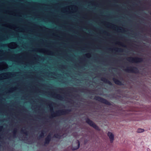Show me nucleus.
Masks as SVG:
<instances>
[{"mask_svg":"<svg viewBox=\"0 0 151 151\" xmlns=\"http://www.w3.org/2000/svg\"><path fill=\"white\" fill-rule=\"evenodd\" d=\"M49 106L50 108V111L51 112V116L52 117L65 114H66V111L65 110H60L54 112L53 111V108L52 105L49 104Z\"/></svg>","mask_w":151,"mask_h":151,"instance_id":"nucleus-1","label":"nucleus"},{"mask_svg":"<svg viewBox=\"0 0 151 151\" xmlns=\"http://www.w3.org/2000/svg\"><path fill=\"white\" fill-rule=\"evenodd\" d=\"M33 51L42 53L50 55H53L54 53L53 52L49 50H47L45 48H35L32 50Z\"/></svg>","mask_w":151,"mask_h":151,"instance_id":"nucleus-2","label":"nucleus"},{"mask_svg":"<svg viewBox=\"0 0 151 151\" xmlns=\"http://www.w3.org/2000/svg\"><path fill=\"white\" fill-rule=\"evenodd\" d=\"M14 73L10 72L0 73V81L12 78L14 76Z\"/></svg>","mask_w":151,"mask_h":151,"instance_id":"nucleus-3","label":"nucleus"},{"mask_svg":"<svg viewBox=\"0 0 151 151\" xmlns=\"http://www.w3.org/2000/svg\"><path fill=\"white\" fill-rule=\"evenodd\" d=\"M127 60L130 62L137 63L142 62L143 60L141 58L130 57L127 58Z\"/></svg>","mask_w":151,"mask_h":151,"instance_id":"nucleus-4","label":"nucleus"},{"mask_svg":"<svg viewBox=\"0 0 151 151\" xmlns=\"http://www.w3.org/2000/svg\"><path fill=\"white\" fill-rule=\"evenodd\" d=\"M52 97L60 100L63 101L65 100L64 97L60 94H57L52 93Z\"/></svg>","mask_w":151,"mask_h":151,"instance_id":"nucleus-5","label":"nucleus"},{"mask_svg":"<svg viewBox=\"0 0 151 151\" xmlns=\"http://www.w3.org/2000/svg\"><path fill=\"white\" fill-rule=\"evenodd\" d=\"M124 70L127 72L136 73L137 72V69L136 68L133 67H128Z\"/></svg>","mask_w":151,"mask_h":151,"instance_id":"nucleus-6","label":"nucleus"},{"mask_svg":"<svg viewBox=\"0 0 151 151\" xmlns=\"http://www.w3.org/2000/svg\"><path fill=\"white\" fill-rule=\"evenodd\" d=\"M86 122L88 123L90 126L93 127L95 129L97 130H99V127L95 124L92 121L89 119H87L86 120Z\"/></svg>","mask_w":151,"mask_h":151,"instance_id":"nucleus-7","label":"nucleus"},{"mask_svg":"<svg viewBox=\"0 0 151 151\" xmlns=\"http://www.w3.org/2000/svg\"><path fill=\"white\" fill-rule=\"evenodd\" d=\"M8 68V65L5 62H0V71H2Z\"/></svg>","mask_w":151,"mask_h":151,"instance_id":"nucleus-8","label":"nucleus"},{"mask_svg":"<svg viewBox=\"0 0 151 151\" xmlns=\"http://www.w3.org/2000/svg\"><path fill=\"white\" fill-rule=\"evenodd\" d=\"M18 46V45L16 42H12L9 43L8 47L13 49L16 48Z\"/></svg>","mask_w":151,"mask_h":151,"instance_id":"nucleus-9","label":"nucleus"},{"mask_svg":"<svg viewBox=\"0 0 151 151\" xmlns=\"http://www.w3.org/2000/svg\"><path fill=\"white\" fill-rule=\"evenodd\" d=\"M3 26H6V27H9V28L11 29H18L19 28V27H17L16 25H15L14 24H3L2 25Z\"/></svg>","mask_w":151,"mask_h":151,"instance_id":"nucleus-10","label":"nucleus"},{"mask_svg":"<svg viewBox=\"0 0 151 151\" xmlns=\"http://www.w3.org/2000/svg\"><path fill=\"white\" fill-rule=\"evenodd\" d=\"M107 135L109 137L111 143H112L114 139V135L111 132H108Z\"/></svg>","mask_w":151,"mask_h":151,"instance_id":"nucleus-11","label":"nucleus"},{"mask_svg":"<svg viewBox=\"0 0 151 151\" xmlns=\"http://www.w3.org/2000/svg\"><path fill=\"white\" fill-rule=\"evenodd\" d=\"M96 99L106 104L109 105L110 104V103L106 100L101 97H96Z\"/></svg>","mask_w":151,"mask_h":151,"instance_id":"nucleus-12","label":"nucleus"},{"mask_svg":"<svg viewBox=\"0 0 151 151\" xmlns=\"http://www.w3.org/2000/svg\"><path fill=\"white\" fill-rule=\"evenodd\" d=\"M76 145L77 146L76 147L72 146V150H75L78 149L80 147V143L79 141L77 140L76 142Z\"/></svg>","mask_w":151,"mask_h":151,"instance_id":"nucleus-13","label":"nucleus"},{"mask_svg":"<svg viewBox=\"0 0 151 151\" xmlns=\"http://www.w3.org/2000/svg\"><path fill=\"white\" fill-rule=\"evenodd\" d=\"M51 139V136L50 135H48L45 138V145L48 144L49 143Z\"/></svg>","mask_w":151,"mask_h":151,"instance_id":"nucleus-14","label":"nucleus"},{"mask_svg":"<svg viewBox=\"0 0 151 151\" xmlns=\"http://www.w3.org/2000/svg\"><path fill=\"white\" fill-rule=\"evenodd\" d=\"M101 80L105 83H109V84H111V83L105 78H101Z\"/></svg>","mask_w":151,"mask_h":151,"instance_id":"nucleus-15","label":"nucleus"},{"mask_svg":"<svg viewBox=\"0 0 151 151\" xmlns=\"http://www.w3.org/2000/svg\"><path fill=\"white\" fill-rule=\"evenodd\" d=\"M113 80L116 84L120 85L122 84V83L120 81L115 78H113Z\"/></svg>","mask_w":151,"mask_h":151,"instance_id":"nucleus-16","label":"nucleus"},{"mask_svg":"<svg viewBox=\"0 0 151 151\" xmlns=\"http://www.w3.org/2000/svg\"><path fill=\"white\" fill-rule=\"evenodd\" d=\"M4 36H3V37H0V41H5L6 40H7L9 39V37L8 35H7L5 36V38H4L3 37Z\"/></svg>","mask_w":151,"mask_h":151,"instance_id":"nucleus-17","label":"nucleus"},{"mask_svg":"<svg viewBox=\"0 0 151 151\" xmlns=\"http://www.w3.org/2000/svg\"><path fill=\"white\" fill-rule=\"evenodd\" d=\"M17 132V128H14L13 131V137L14 138L16 137V133Z\"/></svg>","mask_w":151,"mask_h":151,"instance_id":"nucleus-18","label":"nucleus"},{"mask_svg":"<svg viewBox=\"0 0 151 151\" xmlns=\"http://www.w3.org/2000/svg\"><path fill=\"white\" fill-rule=\"evenodd\" d=\"M14 91L12 88V87H10L9 88V89L7 91V93H12L14 92Z\"/></svg>","mask_w":151,"mask_h":151,"instance_id":"nucleus-19","label":"nucleus"},{"mask_svg":"<svg viewBox=\"0 0 151 151\" xmlns=\"http://www.w3.org/2000/svg\"><path fill=\"white\" fill-rule=\"evenodd\" d=\"M85 56L86 57L88 58H90L91 57V55L90 53H87L85 54Z\"/></svg>","mask_w":151,"mask_h":151,"instance_id":"nucleus-20","label":"nucleus"},{"mask_svg":"<svg viewBox=\"0 0 151 151\" xmlns=\"http://www.w3.org/2000/svg\"><path fill=\"white\" fill-rule=\"evenodd\" d=\"M21 132L25 134L26 135H27L28 134V132L25 130H24L23 129L21 130Z\"/></svg>","mask_w":151,"mask_h":151,"instance_id":"nucleus-21","label":"nucleus"},{"mask_svg":"<svg viewBox=\"0 0 151 151\" xmlns=\"http://www.w3.org/2000/svg\"><path fill=\"white\" fill-rule=\"evenodd\" d=\"M9 43L7 44H2L1 45V47H8Z\"/></svg>","mask_w":151,"mask_h":151,"instance_id":"nucleus-22","label":"nucleus"},{"mask_svg":"<svg viewBox=\"0 0 151 151\" xmlns=\"http://www.w3.org/2000/svg\"><path fill=\"white\" fill-rule=\"evenodd\" d=\"M144 130L142 129H138L137 130V132L138 133H141L144 132Z\"/></svg>","mask_w":151,"mask_h":151,"instance_id":"nucleus-23","label":"nucleus"},{"mask_svg":"<svg viewBox=\"0 0 151 151\" xmlns=\"http://www.w3.org/2000/svg\"><path fill=\"white\" fill-rule=\"evenodd\" d=\"M23 54V53H20L15 55L17 56V58L18 59H19L20 58L19 57V56L20 55H22Z\"/></svg>","mask_w":151,"mask_h":151,"instance_id":"nucleus-24","label":"nucleus"},{"mask_svg":"<svg viewBox=\"0 0 151 151\" xmlns=\"http://www.w3.org/2000/svg\"><path fill=\"white\" fill-rule=\"evenodd\" d=\"M73 6H74L75 9L76 10H77V7L76 6L70 5V6H67V7H73Z\"/></svg>","mask_w":151,"mask_h":151,"instance_id":"nucleus-25","label":"nucleus"},{"mask_svg":"<svg viewBox=\"0 0 151 151\" xmlns=\"http://www.w3.org/2000/svg\"><path fill=\"white\" fill-rule=\"evenodd\" d=\"M0 53H1V54H3V55L5 54V52H4V50L1 49L0 50Z\"/></svg>","mask_w":151,"mask_h":151,"instance_id":"nucleus-26","label":"nucleus"},{"mask_svg":"<svg viewBox=\"0 0 151 151\" xmlns=\"http://www.w3.org/2000/svg\"><path fill=\"white\" fill-rule=\"evenodd\" d=\"M44 133L43 131H42L41 134H40V137H42L44 136Z\"/></svg>","mask_w":151,"mask_h":151,"instance_id":"nucleus-27","label":"nucleus"},{"mask_svg":"<svg viewBox=\"0 0 151 151\" xmlns=\"http://www.w3.org/2000/svg\"><path fill=\"white\" fill-rule=\"evenodd\" d=\"M66 7H64L63 8V10H62V12H67V11L66 10Z\"/></svg>","mask_w":151,"mask_h":151,"instance_id":"nucleus-28","label":"nucleus"},{"mask_svg":"<svg viewBox=\"0 0 151 151\" xmlns=\"http://www.w3.org/2000/svg\"><path fill=\"white\" fill-rule=\"evenodd\" d=\"M5 11L6 13H8L10 15H13V14L10 13L9 11L5 10Z\"/></svg>","mask_w":151,"mask_h":151,"instance_id":"nucleus-29","label":"nucleus"},{"mask_svg":"<svg viewBox=\"0 0 151 151\" xmlns=\"http://www.w3.org/2000/svg\"><path fill=\"white\" fill-rule=\"evenodd\" d=\"M14 91L16 90L17 89V88L16 86H15L14 87H12Z\"/></svg>","mask_w":151,"mask_h":151,"instance_id":"nucleus-30","label":"nucleus"},{"mask_svg":"<svg viewBox=\"0 0 151 151\" xmlns=\"http://www.w3.org/2000/svg\"><path fill=\"white\" fill-rule=\"evenodd\" d=\"M3 128V127L2 126H0V132L2 130Z\"/></svg>","mask_w":151,"mask_h":151,"instance_id":"nucleus-31","label":"nucleus"},{"mask_svg":"<svg viewBox=\"0 0 151 151\" xmlns=\"http://www.w3.org/2000/svg\"><path fill=\"white\" fill-rule=\"evenodd\" d=\"M13 58V56H11V57H9V60H11V61H12V58Z\"/></svg>","mask_w":151,"mask_h":151,"instance_id":"nucleus-32","label":"nucleus"},{"mask_svg":"<svg viewBox=\"0 0 151 151\" xmlns=\"http://www.w3.org/2000/svg\"><path fill=\"white\" fill-rule=\"evenodd\" d=\"M118 50H119V48H116L115 50L116 51H118Z\"/></svg>","mask_w":151,"mask_h":151,"instance_id":"nucleus-33","label":"nucleus"},{"mask_svg":"<svg viewBox=\"0 0 151 151\" xmlns=\"http://www.w3.org/2000/svg\"><path fill=\"white\" fill-rule=\"evenodd\" d=\"M121 27H119V28H118V30H120V29H121Z\"/></svg>","mask_w":151,"mask_h":151,"instance_id":"nucleus-34","label":"nucleus"},{"mask_svg":"<svg viewBox=\"0 0 151 151\" xmlns=\"http://www.w3.org/2000/svg\"><path fill=\"white\" fill-rule=\"evenodd\" d=\"M119 42H117V43H116V44H119Z\"/></svg>","mask_w":151,"mask_h":151,"instance_id":"nucleus-35","label":"nucleus"},{"mask_svg":"<svg viewBox=\"0 0 151 151\" xmlns=\"http://www.w3.org/2000/svg\"><path fill=\"white\" fill-rule=\"evenodd\" d=\"M20 32H23V31L22 30H21V31H20Z\"/></svg>","mask_w":151,"mask_h":151,"instance_id":"nucleus-36","label":"nucleus"},{"mask_svg":"<svg viewBox=\"0 0 151 151\" xmlns=\"http://www.w3.org/2000/svg\"><path fill=\"white\" fill-rule=\"evenodd\" d=\"M18 16H20V17H21V16L20 15H19Z\"/></svg>","mask_w":151,"mask_h":151,"instance_id":"nucleus-37","label":"nucleus"},{"mask_svg":"<svg viewBox=\"0 0 151 151\" xmlns=\"http://www.w3.org/2000/svg\"><path fill=\"white\" fill-rule=\"evenodd\" d=\"M104 32H106V31H104Z\"/></svg>","mask_w":151,"mask_h":151,"instance_id":"nucleus-38","label":"nucleus"},{"mask_svg":"<svg viewBox=\"0 0 151 151\" xmlns=\"http://www.w3.org/2000/svg\"><path fill=\"white\" fill-rule=\"evenodd\" d=\"M53 35H55V34L54 33L53 34Z\"/></svg>","mask_w":151,"mask_h":151,"instance_id":"nucleus-39","label":"nucleus"},{"mask_svg":"<svg viewBox=\"0 0 151 151\" xmlns=\"http://www.w3.org/2000/svg\"><path fill=\"white\" fill-rule=\"evenodd\" d=\"M1 146V145L0 144V146Z\"/></svg>","mask_w":151,"mask_h":151,"instance_id":"nucleus-40","label":"nucleus"},{"mask_svg":"<svg viewBox=\"0 0 151 151\" xmlns=\"http://www.w3.org/2000/svg\"><path fill=\"white\" fill-rule=\"evenodd\" d=\"M1 18V17H0V18Z\"/></svg>","mask_w":151,"mask_h":151,"instance_id":"nucleus-41","label":"nucleus"}]
</instances>
